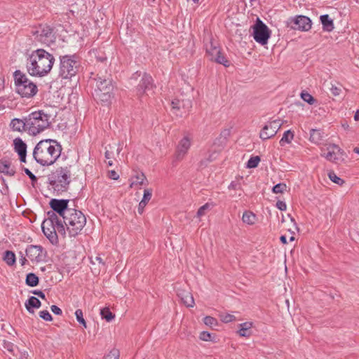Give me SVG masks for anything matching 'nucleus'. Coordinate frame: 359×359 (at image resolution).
I'll return each mask as SVG.
<instances>
[{
  "mask_svg": "<svg viewBox=\"0 0 359 359\" xmlns=\"http://www.w3.org/2000/svg\"><path fill=\"white\" fill-rule=\"evenodd\" d=\"M100 315H101L102 318L103 319H105L107 322H110L115 317V315L113 314L110 311L109 309L107 307H105V308H103L102 309H101Z\"/></svg>",
  "mask_w": 359,
  "mask_h": 359,
  "instance_id": "obj_35",
  "label": "nucleus"
},
{
  "mask_svg": "<svg viewBox=\"0 0 359 359\" xmlns=\"http://www.w3.org/2000/svg\"><path fill=\"white\" fill-rule=\"evenodd\" d=\"M328 151L322 154L327 160L337 163L342 160L344 151L337 144H330L327 147Z\"/></svg>",
  "mask_w": 359,
  "mask_h": 359,
  "instance_id": "obj_17",
  "label": "nucleus"
},
{
  "mask_svg": "<svg viewBox=\"0 0 359 359\" xmlns=\"http://www.w3.org/2000/svg\"><path fill=\"white\" fill-rule=\"evenodd\" d=\"M24 172L29 176L30 180H32V184H34L35 182H36L37 178L27 168H23Z\"/></svg>",
  "mask_w": 359,
  "mask_h": 359,
  "instance_id": "obj_50",
  "label": "nucleus"
},
{
  "mask_svg": "<svg viewBox=\"0 0 359 359\" xmlns=\"http://www.w3.org/2000/svg\"><path fill=\"white\" fill-rule=\"evenodd\" d=\"M0 172L5 175L13 176L15 173L14 168L11 166V163L6 159L0 161Z\"/></svg>",
  "mask_w": 359,
  "mask_h": 359,
  "instance_id": "obj_25",
  "label": "nucleus"
},
{
  "mask_svg": "<svg viewBox=\"0 0 359 359\" xmlns=\"http://www.w3.org/2000/svg\"><path fill=\"white\" fill-rule=\"evenodd\" d=\"M69 201L67 199L53 198L50 201V207L62 218L66 215V212L72 208H68Z\"/></svg>",
  "mask_w": 359,
  "mask_h": 359,
  "instance_id": "obj_16",
  "label": "nucleus"
},
{
  "mask_svg": "<svg viewBox=\"0 0 359 359\" xmlns=\"http://www.w3.org/2000/svg\"><path fill=\"white\" fill-rule=\"evenodd\" d=\"M71 166L57 168L48 176L50 184L57 192L66 191L71 182Z\"/></svg>",
  "mask_w": 359,
  "mask_h": 359,
  "instance_id": "obj_6",
  "label": "nucleus"
},
{
  "mask_svg": "<svg viewBox=\"0 0 359 359\" xmlns=\"http://www.w3.org/2000/svg\"><path fill=\"white\" fill-rule=\"evenodd\" d=\"M54 62L55 57L51 53L39 48L28 55L26 69L30 76L41 78L50 73Z\"/></svg>",
  "mask_w": 359,
  "mask_h": 359,
  "instance_id": "obj_1",
  "label": "nucleus"
},
{
  "mask_svg": "<svg viewBox=\"0 0 359 359\" xmlns=\"http://www.w3.org/2000/svg\"><path fill=\"white\" fill-rule=\"evenodd\" d=\"M253 36L257 43L262 45H265L268 43L271 31L259 18H257L256 23L253 26Z\"/></svg>",
  "mask_w": 359,
  "mask_h": 359,
  "instance_id": "obj_10",
  "label": "nucleus"
},
{
  "mask_svg": "<svg viewBox=\"0 0 359 359\" xmlns=\"http://www.w3.org/2000/svg\"><path fill=\"white\" fill-rule=\"evenodd\" d=\"M60 75L63 79H72L80 69V61L75 55H63L60 57Z\"/></svg>",
  "mask_w": 359,
  "mask_h": 359,
  "instance_id": "obj_8",
  "label": "nucleus"
},
{
  "mask_svg": "<svg viewBox=\"0 0 359 359\" xmlns=\"http://www.w3.org/2000/svg\"><path fill=\"white\" fill-rule=\"evenodd\" d=\"M240 329L238 331V334L241 337H249L251 334L250 329L252 326L251 323L245 322L240 324Z\"/></svg>",
  "mask_w": 359,
  "mask_h": 359,
  "instance_id": "obj_28",
  "label": "nucleus"
},
{
  "mask_svg": "<svg viewBox=\"0 0 359 359\" xmlns=\"http://www.w3.org/2000/svg\"><path fill=\"white\" fill-rule=\"evenodd\" d=\"M293 137L294 134L290 130L285 131L280 140V144L281 146H283L285 145V143H290L291 141L293 140Z\"/></svg>",
  "mask_w": 359,
  "mask_h": 359,
  "instance_id": "obj_34",
  "label": "nucleus"
},
{
  "mask_svg": "<svg viewBox=\"0 0 359 359\" xmlns=\"http://www.w3.org/2000/svg\"><path fill=\"white\" fill-rule=\"evenodd\" d=\"M43 221H48L50 222L51 224L57 225V232L62 235L65 234V227L62 220L55 214V211L53 210L48 212V218L45 219Z\"/></svg>",
  "mask_w": 359,
  "mask_h": 359,
  "instance_id": "obj_21",
  "label": "nucleus"
},
{
  "mask_svg": "<svg viewBox=\"0 0 359 359\" xmlns=\"http://www.w3.org/2000/svg\"><path fill=\"white\" fill-rule=\"evenodd\" d=\"M286 184L283 183H279L273 187V192L275 194L283 193L286 189Z\"/></svg>",
  "mask_w": 359,
  "mask_h": 359,
  "instance_id": "obj_43",
  "label": "nucleus"
},
{
  "mask_svg": "<svg viewBox=\"0 0 359 359\" xmlns=\"http://www.w3.org/2000/svg\"><path fill=\"white\" fill-rule=\"evenodd\" d=\"M95 261H97V262H99L100 264H102V265H104V262L102 261V259L101 257L100 256H96L95 257Z\"/></svg>",
  "mask_w": 359,
  "mask_h": 359,
  "instance_id": "obj_61",
  "label": "nucleus"
},
{
  "mask_svg": "<svg viewBox=\"0 0 359 359\" xmlns=\"http://www.w3.org/2000/svg\"><path fill=\"white\" fill-rule=\"evenodd\" d=\"M238 187H239V184H237V183H235L234 182H232L229 186V189H236L238 188Z\"/></svg>",
  "mask_w": 359,
  "mask_h": 359,
  "instance_id": "obj_60",
  "label": "nucleus"
},
{
  "mask_svg": "<svg viewBox=\"0 0 359 359\" xmlns=\"http://www.w3.org/2000/svg\"><path fill=\"white\" fill-rule=\"evenodd\" d=\"M290 23H292L291 27L294 29L308 31L311 27V20L304 15H299L290 19Z\"/></svg>",
  "mask_w": 359,
  "mask_h": 359,
  "instance_id": "obj_18",
  "label": "nucleus"
},
{
  "mask_svg": "<svg viewBox=\"0 0 359 359\" xmlns=\"http://www.w3.org/2000/svg\"><path fill=\"white\" fill-rule=\"evenodd\" d=\"M109 178L114 180H116L119 178V175L114 170H111L109 172Z\"/></svg>",
  "mask_w": 359,
  "mask_h": 359,
  "instance_id": "obj_55",
  "label": "nucleus"
},
{
  "mask_svg": "<svg viewBox=\"0 0 359 359\" xmlns=\"http://www.w3.org/2000/svg\"><path fill=\"white\" fill-rule=\"evenodd\" d=\"M20 359H29V355L27 353H24L21 355Z\"/></svg>",
  "mask_w": 359,
  "mask_h": 359,
  "instance_id": "obj_64",
  "label": "nucleus"
},
{
  "mask_svg": "<svg viewBox=\"0 0 359 359\" xmlns=\"http://www.w3.org/2000/svg\"><path fill=\"white\" fill-rule=\"evenodd\" d=\"M354 119L355 121H359V109H358L354 115Z\"/></svg>",
  "mask_w": 359,
  "mask_h": 359,
  "instance_id": "obj_63",
  "label": "nucleus"
},
{
  "mask_svg": "<svg viewBox=\"0 0 359 359\" xmlns=\"http://www.w3.org/2000/svg\"><path fill=\"white\" fill-rule=\"evenodd\" d=\"M10 126L13 131L27 133V117L23 119L15 118L11 120Z\"/></svg>",
  "mask_w": 359,
  "mask_h": 359,
  "instance_id": "obj_23",
  "label": "nucleus"
},
{
  "mask_svg": "<svg viewBox=\"0 0 359 359\" xmlns=\"http://www.w3.org/2000/svg\"><path fill=\"white\" fill-rule=\"evenodd\" d=\"M39 314V317L46 321H51L53 320L52 316L47 310L41 311Z\"/></svg>",
  "mask_w": 359,
  "mask_h": 359,
  "instance_id": "obj_45",
  "label": "nucleus"
},
{
  "mask_svg": "<svg viewBox=\"0 0 359 359\" xmlns=\"http://www.w3.org/2000/svg\"><path fill=\"white\" fill-rule=\"evenodd\" d=\"M260 158L258 156H252L248 160L247 163V167L249 168H255L257 167Z\"/></svg>",
  "mask_w": 359,
  "mask_h": 359,
  "instance_id": "obj_37",
  "label": "nucleus"
},
{
  "mask_svg": "<svg viewBox=\"0 0 359 359\" xmlns=\"http://www.w3.org/2000/svg\"><path fill=\"white\" fill-rule=\"evenodd\" d=\"M94 81L95 82V87L93 93L94 99L102 104H108L111 98L113 90L111 80L107 74H97Z\"/></svg>",
  "mask_w": 359,
  "mask_h": 359,
  "instance_id": "obj_4",
  "label": "nucleus"
},
{
  "mask_svg": "<svg viewBox=\"0 0 359 359\" xmlns=\"http://www.w3.org/2000/svg\"><path fill=\"white\" fill-rule=\"evenodd\" d=\"M34 39L42 44L50 46L55 41V35L53 29L47 25H40L32 31Z\"/></svg>",
  "mask_w": 359,
  "mask_h": 359,
  "instance_id": "obj_9",
  "label": "nucleus"
},
{
  "mask_svg": "<svg viewBox=\"0 0 359 359\" xmlns=\"http://www.w3.org/2000/svg\"><path fill=\"white\" fill-rule=\"evenodd\" d=\"M199 338L203 341H208L210 340L211 334L208 332L203 331L201 332Z\"/></svg>",
  "mask_w": 359,
  "mask_h": 359,
  "instance_id": "obj_51",
  "label": "nucleus"
},
{
  "mask_svg": "<svg viewBox=\"0 0 359 359\" xmlns=\"http://www.w3.org/2000/svg\"><path fill=\"white\" fill-rule=\"evenodd\" d=\"M51 311L55 313V315H61L62 313V310L55 305H52L50 306Z\"/></svg>",
  "mask_w": 359,
  "mask_h": 359,
  "instance_id": "obj_52",
  "label": "nucleus"
},
{
  "mask_svg": "<svg viewBox=\"0 0 359 359\" xmlns=\"http://www.w3.org/2000/svg\"><path fill=\"white\" fill-rule=\"evenodd\" d=\"M152 196V189H145L144 190L143 198L142 201L145 203L146 204L151 200Z\"/></svg>",
  "mask_w": 359,
  "mask_h": 359,
  "instance_id": "obj_41",
  "label": "nucleus"
},
{
  "mask_svg": "<svg viewBox=\"0 0 359 359\" xmlns=\"http://www.w3.org/2000/svg\"><path fill=\"white\" fill-rule=\"evenodd\" d=\"M220 318L222 322L227 323L234 320L235 316L231 314L224 313L220 315Z\"/></svg>",
  "mask_w": 359,
  "mask_h": 359,
  "instance_id": "obj_44",
  "label": "nucleus"
},
{
  "mask_svg": "<svg viewBox=\"0 0 359 359\" xmlns=\"http://www.w3.org/2000/svg\"><path fill=\"white\" fill-rule=\"evenodd\" d=\"M147 205V204L142 202V201L140 202L139 205H138V209H137V211L140 214H142L143 212L144 209Z\"/></svg>",
  "mask_w": 359,
  "mask_h": 359,
  "instance_id": "obj_57",
  "label": "nucleus"
},
{
  "mask_svg": "<svg viewBox=\"0 0 359 359\" xmlns=\"http://www.w3.org/2000/svg\"><path fill=\"white\" fill-rule=\"evenodd\" d=\"M41 305V303L39 299L34 296L30 297L25 302V307L29 313H34L32 308L38 309Z\"/></svg>",
  "mask_w": 359,
  "mask_h": 359,
  "instance_id": "obj_26",
  "label": "nucleus"
},
{
  "mask_svg": "<svg viewBox=\"0 0 359 359\" xmlns=\"http://www.w3.org/2000/svg\"><path fill=\"white\" fill-rule=\"evenodd\" d=\"M20 254H21V257L20 259V262L22 266H24L27 262V259L25 258V257L23 255V254L22 252H20Z\"/></svg>",
  "mask_w": 359,
  "mask_h": 359,
  "instance_id": "obj_59",
  "label": "nucleus"
},
{
  "mask_svg": "<svg viewBox=\"0 0 359 359\" xmlns=\"http://www.w3.org/2000/svg\"><path fill=\"white\" fill-rule=\"evenodd\" d=\"M25 252L26 256H27L32 262L39 263L45 262L46 259L47 252L41 245H28Z\"/></svg>",
  "mask_w": 359,
  "mask_h": 359,
  "instance_id": "obj_11",
  "label": "nucleus"
},
{
  "mask_svg": "<svg viewBox=\"0 0 359 359\" xmlns=\"http://www.w3.org/2000/svg\"><path fill=\"white\" fill-rule=\"evenodd\" d=\"M203 322L206 325L210 326L211 327L216 326L217 325V320L211 316L205 317L203 319Z\"/></svg>",
  "mask_w": 359,
  "mask_h": 359,
  "instance_id": "obj_42",
  "label": "nucleus"
},
{
  "mask_svg": "<svg viewBox=\"0 0 359 359\" xmlns=\"http://www.w3.org/2000/svg\"><path fill=\"white\" fill-rule=\"evenodd\" d=\"M130 188L140 189V186L148 184L147 177L142 172H137L135 175H133L130 179Z\"/></svg>",
  "mask_w": 359,
  "mask_h": 359,
  "instance_id": "obj_22",
  "label": "nucleus"
},
{
  "mask_svg": "<svg viewBox=\"0 0 359 359\" xmlns=\"http://www.w3.org/2000/svg\"><path fill=\"white\" fill-rule=\"evenodd\" d=\"M16 92L22 97H32L37 91V86L20 70L14 72Z\"/></svg>",
  "mask_w": 359,
  "mask_h": 359,
  "instance_id": "obj_7",
  "label": "nucleus"
},
{
  "mask_svg": "<svg viewBox=\"0 0 359 359\" xmlns=\"http://www.w3.org/2000/svg\"><path fill=\"white\" fill-rule=\"evenodd\" d=\"M320 21L323 25V29L331 32L334 29L333 20L330 18L329 15L325 14L320 16Z\"/></svg>",
  "mask_w": 359,
  "mask_h": 359,
  "instance_id": "obj_27",
  "label": "nucleus"
},
{
  "mask_svg": "<svg viewBox=\"0 0 359 359\" xmlns=\"http://www.w3.org/2000/svg\"><path fill=\"white\" fill-rule=\"evenodd\" d=\"M280 127L281 123L279 120H275L266 124L260 132V138L265 140L273 137Z\"/></svg>",
  "mask_w": 359,
  "mask_h": 359,
  "instance_id": "obj_14",
  "label": "nucleus"
},
{
  "mask_svg": "<svg viewBox=\"0 0 359 359\" xmlns=\"http://www.w3.org/2000/svg\"><path fill=\"white\" fill-rule=\"evenodd\" d=\"M154 87L153 79L149 74H144L136 87V95L142 97L144 95H149Z\"/></svg>",
  "mask_w": 359,
  "mask_h": 359,
  "instance_id": "obj_12",
  "label": "nucleus"
},
{
  "mask_svg": "<svg viewBox=\"0 0 359 359\" xmlns=\"http://www.w3.org/2000/svg\"><path fill=\"white\" fill-rule=\"evenodd\" d=\"M172 110L177 116H182L187 114L192 107L189 99L180 100L175 99L171 102Z\"/></svg>",
  "mask_w": 359,
  "mask_h": 359,
  "instance_id": "obj_13",
  "label": "nucleus"
},
{
  "mask_svg": "<svg viewBox=\"0 0 359 359\" xmlns=\"http://www.w3.org/2000/svg\"><path fill=\"white\" fill-rule=\"evenodd\" d=\"M32 293L34 294H36L37 295L38 297H39L40 298L43 299H46V296H45V294L41 291V290H34L32 292Z\"/></svg>",
  "mask_w": 359,
  "mask_h": 359,
  "instance_id": "obj_58",
  "label": "nucleus"
},
{
  "mask_svg": "<svg viewBox=\"0 0 359 359\" xmlns=\"http://www.w3.org/2000/svg\"><path fill=\"white\" fill-rule=\"evenodd\" d=\"M330 90H331V93L335 96L339 95L341 92L340 88H337V86H332V88H330Z\"/></svg>",
  "mask_w": 359,
  "mask_h": 359,
  "instance_id": "obj_56",
  "label": "nucleus"
},
{
  "mask_svg": "<svg viewBox=\"0 0 359 359\" xmlns=\"http://www.w3.org/2000/svg\"><path fill=\"white\" fill-rule=\"evenodd\" d=\"M301 97L304 102L309 103V104H313L316 102L314 97L307 92H302L301 93Z\"/></svg>",
  "mask_w": 359,
  "mask_h": 359,
  "instance_id": "obj_39",
  "label": "nucleus"
},
{
  "mask_svg": "<svg viewBox=\"0 0 359 359\" xmlns=\"http://www.w3.org/2000/svg\"><path fill=\"white\" fill-rule=\"evenodd\" d=\"M62 146L51 139L39 141L33 150V158L42 166H49L54 164L61 155Z\"/></svg>",
  "mask_w": 359,
  "mask_h": 359,
  "instance_id": "obj_2",
  "label": "nucleus"
},
{
  "mask_svg": "<svg viewBox=\"0 0 359 359\" xmlns=\"http://www.w3.org/2000/svg\"><path fill=\"white\" fill-rule=\"evenodd\" d=\"M178 297L181 299L182 302L188 307H193L194 305V299L191 293L187 290H179L177 292Z\"/></svg>",
  "mask_w": 359,
  "mask_h": 359,
  "instance_id": "obj_24",
  "label": "nucleus"
},
{
  "mask_svg": "<svg viewBox=\"0 0 359 359\" xmlns=\"http://www.w3.org/2000/svg\"><path fill=\"white\" fill-rule=\"evenodd\" d=\"M111 151H108V150H107V151H105V157H106V158H107V159H111Z\"/></svg>",
  "mask_w": 359,
  "mask_h": 359,
  "instance_id": "obj_62",
  "label": "nucleus"
},
{
  "mask_svg": "<svg viewBox=\"0 0 359 359\" xmlns=\"http://www.w3.org/2000/svg\"><path fill=\"white\" fill-rule=\"evenodd\" d=\"M276 207L280 210H286V208H287V205H286V203L282 201H277L276 203Z\"/></svg>",
  "mask_w": 359,
  "mask_h": 359,
  "instance_id": "obj_53",
  "label": "nucleus"
},
{
  "mask_svg": "<svg viewBox=\"0 0 359 359\" xmlns=\"http://www.w3.org/2000/svg\"><path fill=\"white\" fill-rule=\"evenodd\" d=\"M191 147V139L189 136H184L179 142L176 153H175V158L177 161H181L184 158V157L187 154L189 148Z\"/></svg>",
  "mask_w": 359,
  "mask_h": 359,
  "instance_id": "obj_19",
  "label": "nucleus"
},
{
  "mask_svg": "<svg viewBox=\"0 0 359 359\" xmlns=\"http://www.w3.org/2000/svg\"><path fill=\"white\" fill-rule=\"evenodd\" d=\"M323 133L320 130L312 129L310 131V141L315 143L319 144L323 140Z\"/></svg>",
  "mask_w": 359,
  "mask_h": 359,
  "instance_id": "obj_29",
  "label": "nucleus"
},
{
  "mask_svg": "<svg viewBox=\"0 0 359 359\" xmlns=\"http://www.w3.org/2000/svg\"><path fill=\"white\" fill-rule=\"evenodd\" d=\"M62 219L70 236H77L86 224V218L83 213L74 208L67 210Z\"/></svg>",
  "mask_w": 359,
  "mask_h": 359,
  "instance_id": "obj_5",
  "label": "nucleus"
},
{
  "mask_svg": "<svg viewBox=\"0 0 359 359\" xmlns=\"http://www.w3.org/2000/svg\"><path fill=\"white\" fill-rule=\"evenodd\" d=\"M287 216H288V217H290V220H291V222L293 223V226H294L293 229H291V228H290V229H289V231H290L291 233H294V231L298 230V228H297V224H296V222H295V221H294V219L293 217H292L290 216V215H288Z\"/></svg>",
  "mask_w": 359,
  "mask_h": 359,
  "instance_id": "obj_54",
  "label": "nucleus"
},
{
  "mask_svg": "<svg viewBox=\"0 0 359 359\" xmlns=\"http://www.w3.org/2000/svg\"><path fill=\"white\" fill-rule=\"evenodd\" d=\"M41 229L46 237L52 244H56L58 242L57 225L51 224L48 221H43L41 224Z\"/></svg>",
  "mask_w": 359,
  "mask_h": 359,
  "instance_id": "obj_15",
  "label": "nucleus"
},
{
  "mask_svg": "<svg viewBox=\"0 0 359 359\" xmlns=\"http://www.w3.org/2000/svg\"><path fill=\"white\" fill-rule=\"evenodd\" d=\"M3 346L5 349H6L8 352H13L14 344L10 341L4 340L3 341Z\"/></svg>",
  "mask_w": 359,
  "mask_h": 359,
  "instance_id": "obj_49",
  "label": "nucleus"
},
{
  "mask_svg": "<svg viewBox=\"0 0 359 359\" xmlns=\"http://www.w3.org/2000/svg\"><path fill=\"white\" fill-rule=\"evenodd\" d=\"M39 278L33 273H29L27 275L25 283L28 286L35 287L39 284Z\"/></svg>",
  "mask_w": 359,
  "mask_h": 359,
  "instance_id": "obj_31",
  "label": "nucleus"
},
{
  "mask_svg": "<svg viewBox=\"0 0 359 359\" xmlns=\"http://www.w3.org/2000/svg\"><path fill=\"white\" fill-rule=\"evenodd\" d=\"M75 316H76V318L77 321L79 323H81V325H83V326L84 327H86V322L85 319L83 318V314L82 310L77 309L75 311Z\"/></svg>",
  "mask_w": 359,
  "mask_h": 359,
  "instance_id": "obj_40",
  "label": "nucleus"
},
{
  "mask_svg": "<svg viewBox=\"0 0 359 359\" xmlns=\"http://www.w3.org/2000/svg\"><path fill=\"white\" fill-rule=\"evenodd\" d=\"M4 260L8 266H13L15 263V255L13 252L6 250L4 252Z\"/></svg>",
  "mask_w": 359,
  "mask_h": 359,
  "instance_id": "obj_32",
  "label": "nucleus"
},
{
  "mask_svg": "<svg viewBox=\"0 0 359 359\" xmlns=\"http://www.w3.org/2000/svg\"><path fill=\"white\" fill-rule=\"evenodd\" d=\"M230 131L229 130H223L221 134L220 137L217 139L218 141H221V144H225L227 137L229 135Z\"/></svg>",
  "mask_w": 359,
  "mask_h": 359,
  "instance_id": "obj_48",
  "label": "nucleus"
},
{
  "mask_svg": "<svg viewBox=\"0 0 359 359\" xmlns=\"http://www.w3.org/2000/svg\"><path fill=\"white\" fill-rule=\"evenodd\" d=\"M219 64H222L225 67H229L230 63L229 61L225 57V56L219 51V54H218L215 57H213V60Z\"/></svg>",
  "mask_w": 359,
  "mask_h": 359,
  "instance_id": "obj_36",
  "label": "nucleus"
},
{
  "mask_svg": "<svg viewBox=\"0 0 359 359\" xmlns=\"http://www.w3.org/2000/svg\"><path fill=\"white\" fill-rule=\"evenodd\" d=\"M27 133L36 136L51 125V116L43 110H38L29 114L27 116Z\"/></svg>",
  "mask_w": 359,
  "mask_h": 359,
  "instance_id": "obj_3",
  "label": "nucleus"
},
{
  "mask_svg": "<svg viewBox=\"0 0 359 359\" xmlns=\"http://www.w3.org/2000/svg\"><path fill=\"white\" fill-rule=\"evenodd\" d=\"M14 150L18 153L20 161L22 163L26 162L27 156V144L20 137H17L13 140Z\"/></svg>",
  "mask_w": 359,
  "mask_h": 359,
  "instance_id": "obj_20",
  "label": "nucleus"
},
{
  "mask_svg": "<svg viewBox=\"0 0 359 359\" xmlns=\"http://www.w3.org/2000/svg\"><path fill=\"white\" fill-rule=\"evenodd\" d=\"M219 48L214 45L212 42H210V45L206 48V53L210 57V60H213V57H215L218 54H219Z\"/></svg>",
  "mask_w": 359,
  "mask_h": 359,
  "instance_id": "obj_30",
  "label": "nucleus"
},
{
  "mask_svg": "<svg viewBox=\"0 0 359 359\" xmlns=\"http://www.w3.org/2000/svg\"><path fill=\"white\" fill-rule=\"evenodd\" d=\"M210 205L208 203H205L203 206H201L197 211L196 216L200 218L202 216L205 215V212L209 209Z\"/></svg>",
  "mask_w": 359,
  "mask_h": 359,
  "instance_id": "obj_46",
  "label": "nucleus"
},
{
  "mask_svg": "<svg viewBox=\"0 0 359 359\" xmlns=\"http://www.w3.org/2000/svg\"><path fill=\"white\" fill-rule=\"evenodd\" d=\"M119 351L117 349L111 350L104 359H118Z\"/></svg>",
  "mask_w": 359,
  "mask_h": 359,
  "instance_id": "obj_47",
  "label": "nucleus"
},
{
  "mask_svg": "<svg viewBox=\"0 0 359 359\" xmlns=\"http://www.w3.org/2000/svg\"><path fill=\"white\" fill-rule=\"evenodd\" d=\"M256 216L252 212L246 211L243 213L242 220L244 223L251 225L255 222Z\"/></svg>",
  "mask_w": 359,
  "mask_h": 359,
  "instance_id": "obj_33",
  "label": "nucleus"
},
{
  "mask_svg": "<svg viewBox=\"0 0 359 359\" xmlns=\"http://www.w3.org/2000/svg\"><path fill=\"white\" fill-rule=\"evenodd\" d=\"M328 177L332 182L337 184L341 185L344 183V181L339 177L333 171L329 172Z\"/></svg>",
  "mask_w": 359,
  "mask_h": 359,
  "instance_id": "obj_38",
  "label": "nucleus"
}]
</instances>
